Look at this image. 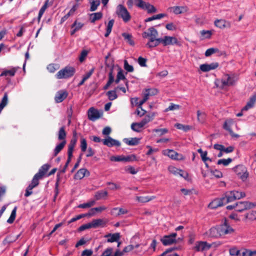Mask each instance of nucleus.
<instances>
[{
	"mask_svg": "<svg viewBox=\"0 0 256 256\" xmlns=\"http://www.w3.org/2000/svg\"><path fill=\"white\" fill-rule=\"evenodd\" d=\"M145 2L142 0H128L126 2V4L129 8H132L134 5L136 6L142 8H144V5Z\"/></svg>",
	"mask_w": 256,
	"mask_h": 256,
	"instance_id": "nucleus-20",
	"label": "nucleus"
},
{
	"mask_svg": "<svg viewBox=\"0 0 256 256\" xmlns=\"http://www.w3.org/2000/svg\"><path fill=\"white\" fill-rule=\"evenodd\" d=\"M88 119L92 121H95L100 116L98 111L92 107L88 110Z\"/></svg>",
	"mask_w": 256,
	"mask_h": 256,
	"instance_id": "nucleus-16",
	"label": "nucleus"
},
{
	"mask_svg": "<svg viewBox=\"0 0 256 256\" xmlns=\"http://www.w3.org/2000/svg\"><path fill=\"white\" fill-rule=\"evenodd\" d=\"M66 133L65 130L64 126L61 127L58 131V140H59L64 141L66 140Z\"/></svg>",
	"mask_w": 256,
	"mask_h": 256,
	"instance_id": "nucleus-34",
	"label": "nucleus"
},
{
	"mask_svg": "<svg viewBox=\"0 0 256 256\" xmlns=\"http://www.w3.org/2000/svg\"><path fill=\"white\" fill-rule=\"evenodd\" d=\"M124 170L126 172L132 174H135L138 172V170H136L134 167L130 166L126 167Z\"/></svg>",
	"mask_w": 256,
	"mask_h": 256,
	"instance_id": "nucleus-63",
	"label": "nucleus"
},
{
	"mask_svg": "<svg viewBox=\"0 0 256 256\" xmlns=\"http://www.w3.org/2000/svg\"><path fill=\"white\" fill-rule=\"evenodd\" d=\"M255 206H256V202L248 201L239 202L235 204L236 210L238 212H242L252 208Z\"/></svg>",
	"mask_w": 256,
	"mask_h": 256,
	"instance_id": "nucleus-3",
	"label": "nucleus"
},
{
	"mask_svg": "<svg viewBox=\"0 0 256 256\" xmlns=\"http://www.w3.org/2000/svg\"><path fill=\"white\" fill-rule=\"evenodd\" d=\"M206 117V114L204 112H201L200 110L197 111L198 120L201 123L204 122Z\"/></svg>",
	"mask_w": 256,
	"mask_h": 256,
	"instance_id": "nucleus-47",
	"label": "nucleus"
},
{
	"mask_svg": "<svg viewBox=\"0 0 256 256\" xmlns=\"http://www.w3.org/2000/svg\"><path fill=\"white\" fill-rule=\"evenodd\" d=\"M103 144L108 147H112L113 146H120V142L110 136H108L107 138L102 140Z\"/></svg>",
	"mask_w": 256,
	"mask_h": 256,
	"instance_id": "nucleus-14",
	"label": "nucleus"
},
{
	"mask_svg": "<svg viewBox=\"0 0 256 256\" xmlns=\"http://www.w3.org/2000/svg\"><path fill=\"white\" fill-rule=\"evenodd\" d=\"M208 236L211 238H219L222 236L220 234L218 226L210 228L208 231Z\"/></svg>",
	"mask_w": 256,
	"mask_h": 256,
	"instance_id": "nucleus-24",
	"label": "nucleus"
},
{
	"mask_svg": "<svg viewBox=\"0 0 256 256\" xmlns=\"http://www.w3.org/2000/svg\"><path fill=\"white\" fill-rule=\"evenodd\" d=\"M180 108V106L178 104H176L174 103H170V105L165 109L164 112H167L170 110H179Z\"/></svg>",
	"mask_w": 256,
	"mask_h": 256,
	"instance_id": "nucleus-53",
	"label": "nucleus"
},
{
	"mask_svg": "<svg viewBox=\"0 0 256 256\" xmlns=\"http://www.w3.org/2000/svg\"><path fill=\"white\" fill-rule=\"evenodd\" d=\"M8 94L6 93H5L2 101L0 103V112H1L2 109L6 106L8 104Z\"/></svg>",
	"mask_w": 256,
	"mask_h": 256,
	"instance_id": "nucleus-46",
	"label": "nucleus"
},
{
	"mask_svg": "<svg viewBox=\"0 0 256 256\" xmlns=\"http://www.w3.org/2000/svg\"><path fill=\"white\" fill-rule=\"evenodd\" d=\"M234 121L232 119H227L224 124L223 128L230 132L232 130L231 126L232 125Z\"/></svg>",
	"mask_w": 256,
	"mask_h": 256,
	"instance_id": "nucleus-40",
	"label": "nucleus"
},
{
	"mask_svg": "<svg viewBox=\"0 0 256 256\" xmlns=\"http://www.w3.org/2000/svg\"><path fill=\"white\" fill-rule=\"evenodd\" d=\"M50 168V164H43L39 169L38 172L36 174L40 176L41 178H42Z\"/></svg>",
	"mask_w": 256,
	"mask_h": 256,
	"instance_id": "nucleus-25",
	"label": "nucleus"
},
{
	"mask_svg": "<svg viewBox=\"0 0 256 256\" xmlns=\"http://www.w3.org/2000/svg\"><path fill=\"white\" fill-rule=\"evenodd\" d=\"M14 242H16V240L14 238V236L9 235L4 239L3 240V244H8Z\"/></svg>",
	"mask_w": 256,
	"mask_h": 256,
	"instance_id": "nucleus-55",
	"label": "nucleus"
},
{
	"mask_svg": "<svg viewBox=\"0 0 256 256\" xmlns=\"http://www.w3.org/2000/svg\"><path fill=\"white\" fill-rule=\"evenodd\" d=\"M198 152L200 154V156L202 161L206 163V162L207 160H211L207 157L208 152L206 151L203 152L202 148H199L198 150Z\"/></svg>",
	"mask_w": 256,
	"mask_h": 256,
	"instance_id": "nucleus-45",
	"label": "nucleus"
},
{
	"mask_svg": "<svg viewBox=\"0 0 256 256\" xmlns=\"http://www.w3.org/2000/svg\"><path fill=\"white\" fill-rule=\"evenodd\" d=\"M173 10V12L176 14H181L187 12L188 8L186 6H174L171 8Z\"/></svg>",
	"mask_w": 256,
	"mask_h": 256,
	"instance_id": "nucleus-27",
	"label": "nucleus"
},
{
	"mask_svg": "<svg viewBox=\"0 0 256 256\" xmlns=\"http://www.w3.org/2000/svg\"><path fill=\"white\" fill-rule=\"evenodd\" d=\"M158 30L154 27H150L148 30V32H144L142 33V36L144 38H156L158 37Z\"/></svg>",
	"mask_w": 256,
	"mask_h": 256,
	"instance_id": "nucleus-15",
	"label": "nucleus"
},
{
	"mask_svg": "<svg viewBox=\"0 0 256 256\" xmlns=\"http://www.w3.org/2000/svg\"><path fill=\"white\" fill-rule=\"evenodd\" d=\"M256 102V94L253 95L250 98L249 101L246 103V104L242 108V111H246L250 108H252L255 102Z\"/></svg>",
	"mask_w": 256,
	"mask_h": 256,
	"instance_id": "nucleus-22",
	"label": "nucleus"
},
{
	"mask_svg": "<svg viewBox=\"0 0 256 256\" xmlns=\"http://www.w3.org/2000/svg\"><path fill=\"white\" fill-rule=\"evenodd\" d=\"M238 80V76L234 74L230 75L228 74H225L223 76L221 80L222 86L224 88L226 86H233Z\"/></svg>",
	"mask_w": 256,
	"mask_h": 256,
	"instance_id": "nucleus-6",
	"label": "nucleus"
},
{
	"mask_svg": "<svg viewBox=\"0 0 256 256\" xmlns=\"http://www.w3.org/2000/svg\"><path fill=\"white\" fill-rule=\"evenodd\" d=\"M66 143V140L62 141L56 146L54 151L53 156L55 157L58 154V153L64 148Z\"/></svg>",
	"mask_w": 256,
	"mask_h": 256,
	"instance_id": "nucleus-31",
	"label": "nucleus"
},
{
	"mask_svg": "<svg viewBox=\"0 0 256 256\" xmlns=\"http://www.w3.org/2000/svg\"><path fill=\"white\" fill-rule=\"evenodd\" d=\"M72 157V154L68 153V159H67L66 162L64 167L63 168L60 170V172L64 173L66 172V170L69 164L71 162Z\"/></svg>",
	"mask_w": 256,
	"mask_h": 256,
	"instance_id": "nucleus-50",
	"label": "nucleus"
},
{
	"mask_svg": "<svg viewBox=\"0 0 256 256\" xmlns=\"http://www.w3.org/2000/svg\"><path fill=\"white\" fill-rule=\"evenodd\" d=\"M140 139L137 138H124L123 142L128 146H136L139 144Z\"/></svg>",
	"mask_w": 256,
	"mask_h": 256,
	"instance_id": "nucleus-23",
	"label": "nucleus"
},
{
	"mask_svg": "<svg viewBox=\"0 0 256 256\" xmlns=\"http://www.w3.org/2000/svg\"><path fill=\"white\" fill-rule=\"evenodd\" d=\"M94 204L95 202L94 200H92L86 203L80 204V205L78 206V208H88L94 205Z\"/></svg>",
	"mask_w": 256,
	"mask_h": 256,
	"instance_id": "nucleus-60",
	"label": "nucleus"
},
{
	"mask_svg": "<svg viewBox=\"0 0 256 256\" xmlns=\"http://www.w3.org/2000/svg\"><path fill=\"white\" fill-rule=\"evenodd\" d=\"M122 36L130 46H133L134 45V41L132 39V34L124 32L122 34Z\"/></svg>",
	"mask_w": 256,
	"mask_h": 256,
	"instance_id": "nucleus-43",
	"label": "nucleus"
},
{
	"mask_svg": "<svg viewBox=\"0 0 256 256\" xmlns=\"http://www.w3.org/2000/svg\"><path fill=\"white\" fill-rule=\"evenodd\" d=\"M112 70H111L108 73V80L106 84L104 86V90H107L110 84L114 82V76L113 75Z\"/></svg>",
	"mask_w": 256,
	"mask_h": 256,
	"instance_id": "nucleus-37",
	"label": "nucleus"
},
{
	"mask_svg": "<svg viewBox=\"0 0 256 256\" xmlns=\"http://www.w3.org/2000/svg\"><path fill=\"white\" fill-rule=\"evenodd\" d=\"M144 126L141 122H133L131 124V128L136 132H140V129Z\"/></svg>",
	"mask_w": 256,
	"mask_h": 256,
	"instance_id": "nucleus-41",
	"label": "nucleus"
},
{
	"mask_svg": "<svg viewBox=\"0 0 256 256\" xmlns=\"http://www.w3.org/2000/svg\"><path fill=\"white\" fill-rule=\"evenodd\" d=\"M245 218L250 220H256V210H252L245 214Z\"/></svg>",
	"mask_w": 256,
	"mask_h": 256,
	"instance_id": "nucleus-48",
	"label": "nucleus"
},
{
	"mask_svg": "<svg viewBox=\"0 0 256 256\" xmlns=\"http://www.w3.org/2000/svg\"><path fill=\"white\" fill-rule=\"evenodd\" d=\"M90 224L92 228H96L100 226H102L104 225V222L102 219H96L93 220L91 222H90Z\"/></svg>",
	"mask_w": 256,
	"mask_h": 256,
	"instance_id": "nucleus-38",
	"label": "nucleus"
},
{
	"mask_svg": "<svg viewBox=\"0 0 256 256\" xmlns=\"http://www.w3.org/2000/svg\"><path fill=\"white\" fill-rule=\"evenodd\" d=\"M124 68L128 72H133L134 68L132 66L128 64V62L126 60H124Z\"/></svg>",
	"mask_w": 256,
	"mask_h": 256,
	"instance_id": "nucleus-58",
	"label": "nucleus"
},
{
	"mask_svg": "<svg viewBox=\"0 0 256 256\" xmlns=\"http://www.w3.org/2000/svg\"><path fill=\"white\" fill-rule=\"evenodd\" d=\"M224 195L228 203L246 196L244 192L236 190L227 192Z\"/></svg>",
	"mask_w": 256,
	"mask_h": 256,
	"instance_id": "nucleus-2",
	"label": "nucleus"
},
{
	"mask_svg": "<svg viewBox=\"0 0 256 256\" xmlns=\"http://www.w3.org/2000/svg\"><path fill=\"white\" fill-rule=\"evenodd\" d=\"M218 228L221 236L231 234L234 232V230L230 226L228 220L226 218L224 219L222 223L218 226Z\"/></svg>",
	"mask_w": 256,
	"mask_h": 256,
	"instance_id": "nucleus-4",
	"label": "nucleus"
},
{
	"mask_svg": "<svg viewBox=\"0 0 256 256\" xmlns=\"http://www.w3.org/2000/svg\"><path fill=\"white\" fill-rule=\"evenodd\" d=\"M154 113L146 115L144 118L142 120L141 122L144 126L146 124L149 122L152 121L154 118Z\"/></svg>",
	"mask_w": 256,
	"mask_h": 256,
	"instance_id": "nucleus-39",
	"label": "nucleus"
},
{
	"mask_svg": "<svg viewBox=\"0 0 256 256\" xmlns=\"http://www.w3.org/2000/svg\"><path fill=\"white\" fill-rule=\"evenodd\" d=\"M232 160L231 158H228V159H220L218 160L217 164H222L224 166H227L232 162Z\"/></svg>",
	"mask_w": 256,
	"mask_h": 256,
	"instance_id": "nucleus-54",
	"label": "nucleus"
},
{
	"mask_svg": "<svg viewBox=\"0 0 256 256\" xmlns=\"http://www.w3.org/2000/svg\"><path fill=\"white\" fill-rule=\"evenodd\" d=\"M212 247V244L208 243L206 242L198 241L194 247L197 252L208 250Z\"/></svg>",
	"mask_w": 256,
	"mask_h": 256,
	"instance_id": "nucleus-13",
	"label": "nucleus"
},
{
	"mask_svg": "<svg viewBox=\"0 0 256 256\" xmlns=\"http://www.w3.org/2000/svg\"><path fill=\"white\" fill-rule=\"evenodd\" d=\"M214 24L216 27L221 29L230 28L231 26V24L230 22L223 19L215 20Z\"/></svg>",
	"mask_w": 256,
	"mask_h": 256,
	"instance_id": "nucleus-19",
	"label": "nucleus"
},
{
	"mask_svg": "<svg viewBox=\"0 0 256 256\" xmlns=\"http://www.w3.org/2000/svg\"><path fill=\"white\" fill-rule=\"evenodd\" d=\"M114 19H112L108 21L106 28V32L104 34V36L107 38L109 36L110 34L111 33L112 28L114 26Z\"/></svg>",
	"mask_w": 256,
	"mask_h": 256,
	"instance_id": "nucleus-32",
	"label": "nucleus"
},
{
	"mask_svg": "<svg viewBox=\"0 0 256 256\" xmlns=\"http://www.w3.org/2000/svg\"><path fill=\"white\" fill-rule=\"evenodd\" d=\"M152 198H150L149 196H136V200L140 202H146L150 200H151Z\"/></svg>",
	"mask_w": 256,
	"mask_h": 256,
	"instance_id": "nucleus-59",
	"label": "nucleus"
},
{
	"mask_svg": "<svg viewBox=\"0 0 256 256\" xmlns=\"http://www.w3.org/2000/svg\"><path fill=\"white\" fill-rule=\"evenodd\" d=\"M218 48H210L208 49L206 52H205V56H211L212 54L218 52Z\"/></svg>",
	"mask_w": 256,
	"mask_h": 256,
	"instance_id": "nucleus-62",
	"label": "nucleus"
},
{
	"mask_svg": "<svg viewBox=\"0 0 256 256\" xmlns=\"http://www.w3.org/2000/svg\"><path fill=\"white\" fill-rule=\"evenodd\" d=\"M116 13L118 16L122 18L125 22H128L130 20V14L126 8L122 4H119L118 6Z\"/></svg>",
	"mask_w": 256,
	"mask_h": 256,
	"instance_id": "nucleus-5",
	"label": "nucleus"
},
{
	"mask_svg": "<svg viewBox=\"0 0 256 256\" xmlns=\"http://www.w3.org/2000/svg\"><path fill=\"white\" fill-rule=\"evenodd\" d=\"M42 178H41L38 174H35L32 178L31 183L28 185L30 188L29 189L34 188L37 186L39 184V180Z\"/></svg>",
	"mask_w": 256,
	"mask_h": 256,
	"instance_id": "nucleus-30",
	"label": "nucleus"
},
{
	"mask_svg": "<svg viewBox=\"0 0 256 256\" xmlns=\"http://www.w3.org/2000/svg\"><path fill=\"white\" fill-rule=\"evenodd\" d=\"M153 132H155L158 134V136H162L168 132V130L167 128H160V129H154L152 130Z\"/></svg>",
	"mask_w": 256,
	"mask_h": 256,
	"instance_id": "nucleus-57",
	"label": "nucleus"
},
{
	"mask_svg": "<svg viewBox=\"0 0 256 256\" xmlns=\"http://www.w3.org/2000/svg\"><path fill=\"white\" fill-rule=\"evenodd\" d=\"M90 175V172L86 168H82L80 169L74 174V178L75 180H82L85 176H88Z\"/></svg>",
	"mask_w": 256,
	"mask_h": 256,
	"instance_id": "nucleus-18",
	"label": "nucleus"
},
{
	"mask_svg": "<svg viewBox=\"0 0 256 256\" xmlns=\"http://www.w3.org/2000/svg\"><path fill=\"white\" fill-rule=\"evenodd\" d=\"M160 43L162 44V38H150L149 42L146 44V46L148 48H152L158 46Z\"/></svg>",
	"mask_w": 256,
	"mask_h": 256,
	"instance_id": "nucleus-21",
	"label": "nucleus"
},
{
	"mask_svg": "<svg viewBox=\"0 0 256 256\" xmlns=\"http://www.w3.org/2000/svg\"><path fill=\"white\" fill-rule=\"evenodd\" d=\"M102 17V13L98 12L92 13L90 14V20L92 23H94L96 20L101 19Z\"/></svg>",
	"mask_w": 256,
	"mask_h": 256,
	"instance_id": "nucleus-33",
	"label": "nucleus"
},
{
	"mask_svg": "<svg viewBox=\"0 0 256 256\" xmlns=\"http://www.w3.org/2000/svg\"><path fill=\"white\" fill-rule=\"evenodd\" d=\"M100 0H92L90 2V10L91 12H94L96 10L98 7L100 5Z\"/></svg>",
	"mask_w": 256,
	"mask_h": 256,
	"instance_id": "nucleus-44",
	"label": "nucleus"
},
{
	"mask_svg": "<svg viewBox=\"0 0 256 256\" xmlns=\"http://www.w3.org/2000/svg\"><path fill=\"white\" fill-rule=\"evenodd\" d=\"M75 72V68L74 67L66 66L58 71L56 74V77L58 79L68 78L72 76Z\"/></svg>",
	"mask_w": 256,
	"mask_h": 256,
	"instance_id": "nucleus-1",
	"label": "nucleus"
},
{
	"mask_svg": "<svg viewBox=\"0 0 256 256\" xmlns=\"http://www.w3.org/2000/svg\"><path fill=\"white\" fill-rule=\"evenodd\" d=\"M147 60L145 58H142V56H140L138 58V64L142 67H145L146 66V62Z\"/></svg>",
	"mask_w": 256,
	"mask_h": 256,
	"instance_id": "nucleus-64",
	"label": "nucleus"
},
{
	"mask_svg": "<svg viewBox=\"0 0 256 256\" xmlns=\"http://www.w3.org/2000/svg\"><path fill=\"white\" fill-rule=\"evenodd\" d=\"M106 237L108 238L107 242H118L120 239V233L116 232L113 234H109L106 236Z\"/></svg>",
	"mask_w": 256,
	"mask_h": 256,
	"instance_id": "nucleus-26",
	"label": "nucleus"
},
{
	"mask_svg": "<svg viewBox=\"0 0 256 256\" xmlns=\"http://www.w3.org/2000/svg\"><path fill=\"white\" fill-rule=\"evenodd\" d=\"M142 9L146 10L148 14L155 13L157 11L156 8L153 5L146 2H145L144 5V8H142Z\"/></svg>",
	"mask_w": 256,
	"mask_h": 256,
	"instance_id": "nucleus-28",
	"label": "nucleus"
},
{
	"mask_svg": "<svg viewBox=\"0 0 256 256\" xmlns=\"http://www.w3.org/2000/svg\"><path fill=\"white\" fill-rule=\"evenodd\" d=\"M108 193L107 191L100 190L97 191L95 193L94 198L96 200H98L102 198H105L108 196Z\"/></svg>",
	"mask_w": 256,
	"mask_h": 256,
	"instance_id": "nucleus-29",
	"label": "nucleus"
},
{
	"mask_svg": "<svg viewBox=\"0 0 256 256\" xmlns=\"http://www.w3.org/2000/svg\"><path fill=\"white\" fill-rule=\"evenodd\" d=\"M234 171L242 181H245L248 177V174L246 168L242 165L237 166L234 168Z\"/></svg>",
	"mask_w": 256,
	"mask_h": 256,
	"instance_id": "nucleus-8",
	"label": "nucleus"
},
{
	"mask_svg": "<svg viewBox=\"0 0 256 256\" xmlns=\"http://www.w3.org/2000/svg\"><path fill=\"white\" fill-rule=\"evenodd\" d=\"M59 66L58 64H51L48 66L47 69L50 72H54L59 68Z\"/></svg>",
	"mask_w": 256,
	"mask_h": 256,
	"instance_id": "nucleus-51",
	"label": "nucleus"
},
{
	"mask_svg": "<svg viewBox=\"0 0 256 256\" xmlns=\"http://www.w3.org/2000/svg\"><path fill=\"white\" fill-rule=\"evenodd\" d=\"M177 236L176 232L172 233L169 235L164 236L160 238V241L163 245L166 246L171 245L176 242V238Z\"/></svg>",
	"mask_w": 256,
	"mask_h": 256,
	"instance_id": "nucleus-7",
	"label": "nucleus"
},
{
	"mask_svg": "<svg viewBox=\"0 0 256 256\" xmlns=\"http://www.w3.org/2000/svg\"><path fill=\"white\" fill-rule=\"evenodd\" d=\"M229 253L232 256H242L240 251L234 247L229 250Z\"/></svg>",
	"mask_w": 256,
	"mask_h": 256,
	"instance_id": "nucleus-49",
	"label": "nucleus"
},
{
	"mask_svg": "<svg viewBox=\"0 0 256 256\" xmlns=\"http://www.w3.org/2000/svg\"><path fill=\"white\" fill-rule=\"evenodd\" d=\"M164 154L167 155L169 158L174 160H183L184 157L182 154H178L172 150H166L164 151Z\"/></svg>",
	"mask_w": 256,
	"mask_h": 256,
	"instance_id": "nucleus-11",
	"label": "nucleus"
},
{
	"mask_svg": "<svg viewBox=\"0 0 256 256\" xmlns=\"http://www.w3.org/2000/svg\"><path fill=\"white\" fill-rule=\"evenodd\" d=\"M136 156L134 154L128 156H122V161L124 162H132L136 160Z\"/></svg>",
	"mask_w": 256,
	"mask_h": 256,
	"instance_id": "nucleus-61",
	"label": "nucleus"
},
{
	"mask_svg": "<svg viewBox=\"0 0 256 256\" xmlns=\"http://www.w3.org/2000/svg\"><path fill=\"white\" fill-rule=\"evenodd\" d=\"M227 202L225 196L220 198H216L212 200L208 204V208L211 209H216L218 207L226 204Z\"/></svg>",
	"mask_w": 256,
	"mask_h": 256,
	"instance_id": "nucleus-9",
	"label": "nucleus"
},
{
	"mask_svg": "<svg viewBox=\"0 0 256 256\" xmlns=\"http://www.w3.org/2000/svg\"><path fill=\"white\" fill-rule=\"evenodd\" d=\"M106 95L110 100H113L116 99L118 97L115 90L108 91L106 93Z\"/></svg>",
	"mask_w": 256,
	"mask_h": 256,
	"instance_id": "nucleus-52",
	"label": "nucleus"
},
{
	"mask_svg": "<svg viewBox=\"0 0 256 256\" xmlns=\"http://www.w3.org/2000/svg\"><path fill=\"white\" fill-rule=\"evenodd\" d=\"M76 138H72L68 146V153L72 154L74 148L76 144Z\"/></svg>",
	"mask_w": 256,
	"mask_h": 256,
	"instance_id": "nucleus-36",
	"label": "nucleus"
},
{
	"mask_svg": "<svg viewBox=\"0 0 256 256\" xmlns=\"http://www.w3.org/2000/svg\"><path fill=\"white\" fill-rule=\"evenodd\" d=\"M166 16V14H158L154 15L151 17L146 18L144 20V21H145V22H151L154 20L161 19Z\"/></svg>",
	"mask_w": 256,
	"mask_h": 256,
	"instance_id": "nucleus-42",
	"label": "nucleus"
},
{
	"mask_svg": "<svg viewBox=\"0 0 256 256\" xmlns=\"http://www.w3.org/2000/svg\"><path fill=\"white\" fill-rule=\"evenodd\" d=\"M68 93L66 90H60L56 92L54 100L56 103H60L64 100L68 96Z\"/></svg>",
	"mask_w": 256,
	"mask_h": 256,
	"instance_id": "nucleus-17",
	"label": "nucleus"
},
{
	"mask_svg": "<svg viewBox=\"0 0 256 256\" xmlns=\"http://www.w3.org/2000/svg\"><path fill=\"white\" fill-rule=\"evenodd\" d=\"M162 44L164 46H167L169 45H177L180 46V42L178 39L174 36H164L162 38Z\"/></svg>",
	"mask_w": 256,
	"mask_h": 256,
	"instance_id": "nucleus-10",
	"label": "nucleus"
},
{
	"mask_svg": "<svg viewBox=\"0 0 256 256\" xmlns=\"http://www.w3.org/2000/svg\"><path fill=\"white\" fill-rule=\"evenodd\" d=\"M168 170L172 174L176 176L182 177L185 180H187L188 177V174L187 172H184L183 170L177 168L174 166L169 167Z\"/></svg>",
	"mask_w": 256,
	"mask_h": 256,
	"instance_id": "nucleus-12",
	"label": "nucleus"
},
{
	"mask_svg": "<svg viewBox=\"0 0 256 256\" xmlns=\"http://www.w3.org/2000/svg\"><path fill=\"white\" fill-rule=\"evenodd\" d=\"M81 150L82 152H85L87 148V142L86 138H80V146Z\"/></svg>",
	"mask_w": 256,
	"mask_h": 256,
	"instance_id": "nucleus-56",
	"label": "nucleus"
},
{
	"mask_svg": "<svg viewBox=\"0 0 256 256\" xmlns=\"http://www.w3.org/2000/svg\"><path fill=\"white\" fill-rule=\"evenodd\" d=\"M16 70L17 69L14 68H13L10 70H4L0 74V76H13L15 75Z\"/></svg>",
	"mask_w": 256,
	"mask_h": 256,
	"instance_id": "nucleus-35",
	"label": "nucleus"
}]
</instances>
